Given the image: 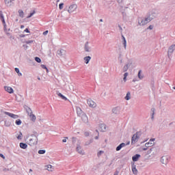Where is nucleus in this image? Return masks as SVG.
Segmentation results:
<instances>
[{
	"mask_svg": "<svg viewBox=\"0 0 175 175\" xmlns=\"http://www.w3.org/2000/svg\"><path fill=\"white\" fill-rule=\"evenodd\" d=\"M152 151V148H150V149L148 151V154H151Z\"/></svg>",
	"mask_w": 175,
	"mask_h": 175,
	"instance_id": "5fc2aeb1",
	"label": "nucleus"
},
{
	"mask_svg": "<svg viewBox=\"0 0 175 175\" xmlns=\"http://www.w3.org/2000/svg\"><path fill=\"white\" fill-rule=\"evenodd\" d=\"M0 19L2 21V23L5 25V23L6 22L5 21V16H3V12H2V11H0Z\"/></svg>",
	"mask_w": 175,
	"mask_h": 175,
	"instance_id": "4be33fe9",
	"label": "nucleus"
},
{
	"mask_svg": "<svg viewBox=\"0 0 175 175\" xmlns=\"http://www.w3.org/2000/svg\"><path fill=\"white\" fill-rule=\"evenodd\" d=\"M122 40H126L125 37L124 36H122Z\"/></svg>",
	"mask_w": 175,
	"mask_h": 175,
	"instance_id": "774afa93",
	"label": "nucleus"
},
{
	"mask_svg": "<svg viewBox=\"0 0 175 175\" xmlns=\"http://www.w3.org/2000/svg\"><path fill=\"white\" fill-rule=\"evenodd\" d=\"M21 136H23V134L21 133V134L17 137V139H18V140H21Z\"/></svg>",
	"mask_w": 175,
	"mask_h": 175,
	"instance_id": "a18cd8bd",
	"label": "nucleus"
},
{
	"mask_svg": "<svg viewBox=\"0 0 175 175\" xmlns=\"http://www.w3.org/2000/svg\"><path fill=\"white\" fill-rule=\"evenodd\" d=\"M154 28V26L153 25H150L148 27V29H153Z\"/></svg>",
	"mask_w": 175,
	"mask_h": 175,
	"instance_id": "603ef678",
	"label": "nucleus"
},
{
	"mask_svg": "<svg viewBox=\"0 0 175 175\" xmlns=\"http://www.w3.org/2000/svg\"><path fill=\"white\" fill-rule=\"evenodd\" d=\"M15 72H16V73H20V69L16 68H15Z\"/></svg>",
	"mask_w": 175,
	"mask_h": 175,
	"instance_id": "3c124183",
	"label": "nucleus"
},
{
	"mask_svg": "<svg viewBox=\"0 0 175 175\" xmlns=\"http://www.w3.org/2000/svg\"><path fill=\"white\" fill-rule=\"evenodd\" d=\"M85 64H89L90 61H91V57L90 56H86L84 57Z\"/></svg>",
	"mask_w": 175,
	"mask_h": 175,
	"instance_id": "bb28decb",
	"label": "nucleus"
},
{
	"mask_svg": "<svg viewBox=\"0 0 175 175\" xmlns=\"http://www.w3.org/2000/svg\"><path fill=\"white\" fill-rule=\"evenodd\" d=\"M144 76L143 75H142V70H139L138 72V79H139V80H142V79H144Z\"/></svg>",
	"mask_w": 175,
	"mask_h": 175,
	"instance_id": "c85d7f7f",
	"label": "nucleus"
},
{
	"mask_svg": "<svg viewBox=\"0 0 175 175\" xmlns=\"http://www.w3.org/2000/svg\"><path fill=\"white\" fill-rule=\"evenodd\" d=\"M77 113L79 117H81L83 114H85L84 112H83V110H81V108L79 107H77Z\"/></svg>",
	"mask_w": 175,
	"mask_h": 175,
	"instance_id": "ddd939ff",
	"label": "nucleus"
},
{
	"mask_svg": "<svg viewBox=\"0 0 175 175\" xmlns=\"http://www.w3.org/2000/svg\"><path fill=\"white\" fill-rule=\"evenodd\" d=\"M84 50L86 53H91V46H90V44L88 42H86L84 45Z\"/></svg>",
	"mask_w": 175,
	"mask_h": 175,
	"instance_id": "9d476101",
	"label": "nucleus"
},
{
	"mask_svg": "<svg viewBox=\"0 0 175 175\" xmlns=\"http://www.w3.org/2000/svg\"><path fill=\"white\" fill-rule=\"evenodd\" d=\"M131 170L133 172V174H134V175H137V174L139 173V171L136 168V165H135V163H133L131 165Z\"/></svg>",
	"mask_w": 175,
	"mask_h": 175,
	"instance_id": "1a4fd4ad",
	"label": "nucleus"
},
{
	"mask_svg": "<svg viewBox=\"0 0 175 175\" xmlns=\"http://www.w3.org/2000/svg\"><path fill=\"white\" fill-rule=\"evenodd\" d=\"M26 44H31V43H33V40H27L25 41Z\"/></svg>",
	"mask_w": 175,
	"mask_h": 175,
	"instance_id": "79ce46f5",
	"label": "nucleus"
},
{
	"mask_svg": "<svg viewBox=\"0 0 175 175\" xmlns=\"http://www.w3.org/2000/svg\"><path fill=\"white\" fill-rule=\"evenodd\" d=\"M132 65V63H127L126 64H125L122 68V72H128V70L129 69V66H131Z\"/></svg>",
	"mask_w": 175,
	"mask_h": 175,
	"instance_id": "f8f14e48",
	"label": "nucleus"
},
{
	"mask_svg": "<svg viewBox=\"0 0 175 175\" xmlns=\"http://www.w3.org/2000/svg\"><path fill=\"white\" fill-rule=\"evenodd\" d=\"M27 113L29 115L31 121H36V116L32 113V110H31V109L29 108Z\"/></svg>",
	"mask_w": 175,
	"mask_h": 175,
	"instance_id": "0eeeda50",
	"label": "nucleus"
},
{
	"mask_svg": "<svg viewBox=\"0 0 175 175\" xmlns=\"http://www.w3.org/2000/svg\"><path fill=\"white\" fill-rule=\"evenodd\" d=\"M45 167H46V170H48V172H54V166L51 165H46Z\"/></svg>",
	"mask_w": 175,
	"mask_h": 175,
	"instance_id": "412c9836",
	"label": "nucleus"
},
{
	"mask_svg": "<svg viewBox=\"0 0 175 175\" xmlns=\"http://www.w3.org/2000/svg\"><path fill=\"white\" fill-rule=\"evenodd\" d=\"M36 12L33 11V12H31L29 16H27V18H31V17H32V16H33V14H35Z\"/></svg>",
	"mask_w": 175,
	"mask_h": 175,
	"instance_id": "e433bc0d",
	"label": "nucleus"
},
{
	"mask_svg": "<svg viewBox=\"0 0 175 175\" xmlns=\"http://www.w3.org/2000/svg\"><path fill=\"white\" fill-rule=\"evenodd\" d=\"M169 161H170V156H163L160 159V161L163 165H167V163H169Z\"/></svg>",
	"mask_w": 175,
	"mask_h": 175,
	"instance_id": "7ed1b4c3",
	"label": "nucleus"
},
{
	"mask_svg": "<svg viewBox=\"0 0 175 175\" xmlns=\"http://www.w3.org/2000/svg\"><path fill=\"white\" fill-rule=\"evenodd\" d=\"M174 49H175V44L171 45L169 47L168 51H167L168 55H170V54H173Z\"/></svg>",
	"mask_w": 175,
	"mask_h": 175,
	"instance_id": "9b49d317",
	"label": "nucleus"
},
{
	"mask_svg": "<svg viewBox=\"0 0 175 175\" xmlns=\"http://www.w3.org/2000/svg\"><path fill=\"white\" fill-rule=\"evenodd\" d=\"M38 154H46V150H38Z\"/></svg>",
	"mask_w": 175,
	"mask_h": 175,
	"instance_id": "c9c22d12",
	"label": "nucleus"
},
{
	"mask_svg": "<svg viewBox=\"0 0 175 175\" xmlns=\"http://www.w3.org/2000/svg\"><path fill=\"white\" fill-rule=\"evenodd\" d=\"M103 151H102V150H100L98 152V154H97V156L98 157H100V155H102V154H103Z\"/></svg>",
	"mask_w": 175,
	"mask_h": 175,
	"instance_id": "c03bdc74",
	"label": "nucleus"
},
{
	"mask_svg": "<svg viewBox=\"0 0 175 175\" xmlns=\"http://www.w3.org/2000/svg\"><path fill=\"white\" fill-rule=\"evenodd\" d=\"M152 20H154V17L151 16V15H149L148 17L145 18V21H146L147 24H148L150 21H152Z\"/></svg>",
	"mask_w": 175,
	"mask_h": 175,
	"instance_id": "b1692460",
	"label": "nucleus"
},
{
	"mask_svg": "<svg viewBox=\"0 0 175 175\" xmlns=\"http://www.w3.org/2000/svg\"><path fill=\"white\" fill-rule=\"evenodd\" d=\"M87 103L89 106V107H95L96 106V103H95L94 100H92V99L89 98L87 100Z\"/></svg>",
	"mask_w": 175,
	"mask_h": 175,
	"instance_id": "423d86ee",
	"label": "nucleus"
},
{
	"mask_svg": "<svg viewBox=\"0 0 175 175\" xmlns=\"http://www.w3.org/2000/svg\"><path fill=\"white\" fill-rule=\"evenodd\" d=\"M124 99H126V100H129V99H131V92H128L126 93V95L124 97Z\"/></svg>",
	"mask_w": 175,
	"mask_h": 175,
	"instance_id": "c756f323",
	"label": "nucleus"
},
{
	"mask_svg": "<svg viewBox=\"0 0 175 175\" xmlns=\"http://www.w3.org/2000/svg\"><path fill=\"white\" fill-rule=\"evenodd\" d=\"M138 24L139 25H146L147 24V22L146 21V19L144 18V19H140L139 21H138Z\"/></svg>",
	"mask_w": 175,
	"mask_h": 175,
	"instance_id": "5701e85b",
	"label": "nucleus"
},
{
	"mask_svg": "<svg viewBox=\"0 0 175 175\" xmlns=\"http://www.w3.org/2000/svg\"><path fill=\"white\" fill-rule=\"evenodd\" d=\"M3 171H4V172H9V169L5 168V169L3 170Z\"/></svg>",
	"mask_w": 175,
	"mask_h": 175,
	"instance_id": "680f3d73",
	"label": "nucleus"
},
{
	"mask_svg": "<svg viewBox=\"0 0 175 175\" xmlns=\"http://www.w3.org/2000/svg\"><path fill=\"white\" fill-rule=\"evenodd\" d=\"M19 36L20 38H25V35L24 34H21Z\"/></svg>",
	"mask_w": 175,
	"mask_h": 175,
	"instance_id": "052dcab7",
	"label": "nucleus"
},
{
	"mask_svg": "<svg viewBox=\"0 0 175 175\" xmlns=\"http://www.w3.org/2000/svg\"><path fill=\"white\" fill-rule=\"evenodd\" d=\"M136 81H137V80L136 79H133V83H136Z\"/></svg>",
	"mask_w": 175,
	"mask_h": 175,
	"instance_id": "69168bd1",
	"label": "nucleus"
},
{
	"mask_svg": "<svg viewBox=\"0 0 175 175\" xmlns=\"http://www.w3.org/2000/svg\"><path fill=\"white\" fill-rule=\"evenodd\" d=\"M18 12L19 16H20L22 18H23V17H24V11H23L22 10H19L18 11Z\"/></svg>",
	"mask_w": 175,
	"mask_h": 175,
	"instance_id": "7c9ffc66",
	"label": "nucleus"
},
{
	"mask_svg": "<svg viewBox=\"0 0 175 175\" xmlns=\"http://www.w3.org/2000/svg\"><path fill=\"white\" fill-rule=\"evenodd\" d=\"M143 151H147V150H148V147H146L142 148Z\"/></svg>",
	"mask_w": 175,
	"mask_h": 175,
	"instance_id": "864d4df0",
	"label": "nucleus"
},
{
	"mask_svg": "<svg viewBox=\"0 0 175 175\" xmlns=\"http://www.w3.org/2000/svg\"><path fill=\"white\" fill-rule=\"evenodd\" d=\"M15 124L16 125H20L21 124H23V122L21 121V120L18 119L15 121Z\"/></svg>",
	"mask_w": 175,
	"mask_h": 175,
	"instance_id": "72a5a7b5",
	"label": "nucleus"
},
{
	"mask_svg": "<svg viewBox=\"0 0 175 175\" xmlns=\"http://www.w3.org/2000/svg\"><path fill=\"white\" fill-rule=\"evenodd\" d=\"M77 9V5L76 4H72L68 7V13H73Z\"/></svg>",
	"mask_w": 175,
	"mask_h": 175,
	"instance_id": "20e7f679",
	"label": "nucleus"
},
{
	"mask_svg": "<svg viewBox=\"0 0 175 175\" xmlns=\"http://www.w3.org/2000/svg\"><path fill=\"white\" fill-rule=\"evenodd\" d=\"M38 136L32 135L29 140V145L31 146H36L38 144Z\"/></svg>",
	"mask_w": 175,
	"mask_h": 175,
	"instance_id": "f257e3e1",
	"label": "nucleus"
},
{
	"mask_svg": "<svg viewBox=\"0 0 175 175\" xmlns=\"http://www.w3.org/2000/svg\"><path fill=\"white\" fill-rule=\"evenodd\" d=\"M152 114H155V108L151 109Z\"/></svg>",
	"mask_w": 175,
	"mask_h": 175,
	"instance_id": "49530a36",
	"label": "nucleus"
},
{
	"mask_svg": "<svg viewBox=\"0 0 175 175\" xmlns=\"http://www.w3.org/2000/svg\"><path fill=\"white\" fill-rule=\"evenodd\" d=\"M4 1L7 6H10V5H12V0H4Z\"/></svg>",
	"mask_w": 175,
	"mask_h": 175,
	"instance_id": "473e14b6",
	"label": "nucleus"
},
{
	"mask_svg": "<svg viewBox=\"0 0 175 175\" xmlns=\"http://www.w3.org/2000/svg\"><path fill=\"white\" fill-rule=\"evenodd\" d=\"M65 54H66V51L64 49H60L57 51V55H59V57H64Z\"/></svg>",
	"mask_w": 175,
	"mask_h": 175,
	"instance_id": "2eb2a0df",
	"label": "nucleus"
},
{
	"mask_svg": "<svg viewBox=\"0 0 175 175\" xmlns=\"http://www.w3.org/2000/svg\"><path fill=\"white\" fill-rule=\"evenodd\" d=\"M4 114H5L6 116H8L11 118H13L14 120H17V118H18V115H16L10 112L4 111Z\"/></svg>",
	"mask_w": 175,
	"mask_h": 175,
	"instance_id": "39448f33",
	"label": "nucleus"
},
{
	"mask_svg": "<svg viewBox=\"0 0 175 175\" xmlns=\"http://www.w3.org/2000/svg\"><path fill=\"white\" fill-rule=\"evenodd\" d=\"M154 113H152V115H151V119L152 120H154Z\"/></svg>",
	"mask_w": 175,
	"mask_h": 175,
	"instance_id": "e2e57ef3",
	"label": "nucleus"
},
{
	"mask_svg": "<svg viewBox=\"0 0 175 175\" xmlns=\"http://www.w3.org/2000/svg\"><path fill=\"white\" fill-rule=\"evenodd\" d=\"M129 75V73H128V72H125V73L124 74L123 81H124V83H126V77H128Z\"/></svg>",
	"mask_w": 175,
	"mask_h": 175,
	"instance_id": "2f4dec72",
	"label": "nucleus"
},
{
	"mask_svg": "<svg viewBox=\"0 0 175 175\" xmlns=\"http://www.w3.org/2000/svg\"><path fill=\"white\" fill-rule=\"evenodd\" d=\"M81 120L85 124H88V117L85 113L83 114L81 116Z\"/></svg>",
	"mask_w": 175,
	"mask_h": 175,
	"instance_id": "4468645a",
	"label": "nucleus"
},
{
	"mask_svg": "<svg viewBox=\"0 0 175 175\" xmlns=\"http://www.w3.org/2000/svg\"><path fill=\"white\" fill-rule=\"evenodd\" d=\"M3 27H4V31L5 32H8V29L6 28V22H5V24H3Z\"/></svg>",
	"mask_w": 175,
	"mask_h": 175,
	"instance_id": "37998d69",
	"label": "nucleus"
},
{
	"mask_svg": "<svg viewBox=\"0 0 175 175\" xmlns=\"http://www.w3.org/2000/svg\"><path fill=\"white\" fill-rule=\"evenodd\" d=\"M85 136H90V133L85 132Z\"/></svg>",
	"mask_w": 175,
	"mask_h": 175,
	"instance_id": "13d9d810",
	"label": "nucleus"
},
{
	"mask_svg": "<svg viewBox=\"0 0 175 175\" xmlns=\"http://www.w3.org/2000/svg\"><path fill=\"white\" fill-rule=\"evenodd\" d=\"M41 68H42V69H46V72H49V69L47 68V67L46 66V65L42 64V65H41Z\"/></svg>",
	"mask_w": 175,
	"mask_h": 175,
	"instance_id": "4c0bfd02",
	"label": "nucleus"
},
{
	"mask_svg": "<svg viewBox=\"0 0 175 175\" xmlns=\"http://www.w3.org/2000/svg\"><path fill=\"white\" fill-rule=\"evenodd\" d=\"M5 126H10V124L8 123V122H5Z\"/></svg>",
	"mask_w": 175,
	"mask_h": 175,
	"instance_id": "8fccbe9b",
	"label": "nucleus"
},
{
	"mask_svg": "<svg viewBox=\"0 0 175 175\" xmlns=\"http://www.w3.org/2000/svg\"><path fill=\"white\" fill-rule=\"evenodd\" d=\"M57 96H59V98H62L64 100H68V98L65 96H63L62 94L57 92Z\"/></svg>",
	"mask_w": 175,
	"mask_h": 175,
	"instance_id": "cd10ccee",
	"label": "nucleus"
},
{
	"mask_svg": "<svg viewBox=\"0 0 175 175\" xmlns=\"http://www.w3.org/2000/svg\"><path fill=\"white\" fill-rule=\"evenodd\" d=\"M68 139V137H64V139H62L63 143H66V139Z\"/></svg>",
	"mask_w": 175,
	"mask_h": 175,
	"instance_id": "09e8293b",
	"label": "nucleus"
},
{
	"mask_svg": "<svg viewBox=\"0 0 175 175\" xmlns=\"http://www.w3.org/2000/svg\"><path fill=\"white\" fill-rule=\"evenodd\" d=\"M35 61H36V62H38V64H40L42 62V59H40V58L38 57H35Z\"/></svg>",
	"mask_w": 175,
	"mask_h": 175,
	"instance_id": "f704fd0d",
	"label": "nucleus"
},
{
	"mask_svg": "<svg viewBox=\"0 0 175 175\" xmlns=\"http://www.w3.org/2000/svg\"><path fill=\"white\" fill-rule=\"evenodd\" d=\"M19 146L21 148H23V150H25L28 147V145L27 144H24L23 142L20 143Z\"/></svg>",
	"mask_w": 175,
	"mask_h": 175,
	"instance_id": "a878e982",
	"label": "nucleus"
},
{
	"mask_svg": "<svg viewBox=\"0 0 175 175\" xmlns=\"http://www.w3.org/2000/svg\"><path fill=\"white\" fill-rule=\"evenodd\" d=\"M5 91H6L7 92H8L9 94H13L14 91H13V88H12L11 87L9 86H5L4 87Z\"/></svg>",
	"mask_w": 175,
	"mask_h": 175,
	"instance_id": "a211bd4d",
	"label": "nucleus"
},
{
	"mask_svg": "<svg viewBox=\"0 0 175 175\" xmlns=\"http://www.w3.org/2000/svg\"><path fill=\"white\" fill-rule=\"evenodd\" d=\"M77 151L79 152V154H81V155H85V153L83 151V148L80 146H77Z\"/></svg>",
	"mask_w": 175,
	"mask_h": 175,
	"instance_id": "f3484780",
	"label": "nucleus"
},
{
	"mask_svg": "<svg viewBox=\"0 0 175 175\" xmlns=\"http://www.w3.org/2000/svg\"><path fill=\"white\" fill-rule=\"evenodd\" d=\"M139 139H140V135H139V132H137L131 138V144H136L139 142Z\"/></svg>",
	"mask_w": 175,
	"mask_h": 175,
	"instance_id": "f03ea898",
	"label": "nucleus"
},
{
	"mask_svg": "<svg viewBox=\"0 0 175 175\" xmlns=\"http://www.w3.org/2000/svg\"><path fill=\"white\" fill-rule=\"evenodd\" d=\"M120 110H121V108H120V107H114L113 109H112V113H113V114H118L120 113Z\"/></svg>",
	"mask_w": 175,
	"mask_h": 175,
	"instance_id": "6ab92c4d",
	"label": "nucleus"
},
{
	"mask_svg": "<svg viewBox=\"0 0 175 175\" xmlns=\"http://www.w3.org/2000/svg\"><path fill=\"white\" fill-rule=\"evenodd\" d=\"M47 33H49V30H46V31H45L43 32V35H44V36H46V35H47Z\"/></svg>",
	"mask_w": 175,
	"mask_h": 175,
	"instance_id": "de8ad7c7",
	"label": "nucleus"
},
{
	"mask_svg": "<svg viewBox=\"0 0 175 175\" xmlns=\"http://www.w3.org/2000/svg\"><path fill=\"white\" fill-rule=\"evenodd\" d=\"M118 173H120V172H118V170H116V171L114 172V174H113V175H118Z\"/></svg>",
	"mask_w": 175,
	"mask_h": 175,
	"instance_id": "6e6d98bb",
	"label": "nucleus"
},
{
	"mask_svg": "<svg viewBox=\"0 0 175 175\" xmlns=\"http://www.w3.org/2000/svg\"><path fill=\"white\" fill-rule=\"evenodd\" d=\"M125 146H126V144H125V143L120 144L118 146H117L116 151H120L121 150V148H122L123 147H125Z\"/></svg>",
	"mask_w": 175,
	"mask_h": 175,
	"instance_id": "393cba45",
	"label": "nucleus"
},
{
	"mask_svg": "<svg viewBox=\"0 0 175 175\" xmlns=\"http://www.w3.org/2000/svg\"><path fill=\"white\" fill-rule=\"evenodd\" d=\"M18 76H23V74H22L21 72H18Z\"/></svg>",
	"mask_w": 175,
	"mask_h": 175,
	"instance_id": "338daca9",
	"label": "nucleus"
},
{
	"mask_svg": "<svg viewBox=\"0 0 175 175\" xmlns=\"http://www.w3.org/2000/svg\"><path fill=\"white\" fill-rule=\"evenodd\" d=\"M106 124H100L99 126V131L100 132H106Z\"/></svg>",
	"mask_w": 175,
	"mask_h": 175,
	"instance_id": "dca6fc26",
	"label": "nucleus"
},
{
	"mask_svg": "<svg viewBox=\"0 0 175 175\" xmlns=\"http://www.w3.org/2000/svg\"><path fill=\"white\" fill-rule=\"evenodd\" d=\"M25 32H27V33H29V29H25Z\"/></svg>",
	"mask_w": 175,
	"mask_h": 175,
	"instance_id": "4d7b16f0",
	"label": "nucleus"
},
{
	"mask_svg": "<svg viewBox=\"0 0 175 175\" xmlns=\"http://www.w3.org/2000/svg\"><path fill=\"white\" fill-rule=\"evenodd\" d=\"M154 140L155 138L150 139L148 142L145 144V147H152V146L155 144V143H154Z\"/></svg>",
	"mask_w": 175,
	"mask_h": 175,
	"instance_id": "6e6552de",
	"label": "nucleus"
},
{
	"mask_svg": "<svg viewBox=\"0 0 175 175\" xmlns=\"http://www.w3.org/2000/svg\"><path fill=\"white\" fill-rule=\"evenodd\" d=\"M1 158H3V159H5V156L2 154H0Z\"/></svg>",
	"mask_w": 175,
	"mask_h": 175,
	"instance_id": "bf43d9fd",
	"label": "nucleus"
},
{
	"mask_svg": "<svg viewBox=\"0 0 175 175\" xmlns=\"http://www.w3.org/2000/svg\"><path fill=\"white\" fill-rule=\"evenodd\" d=\"M151 17H153V18H155V17H157V13L155 12H152V14H150Z\"/></svg>",
	"mask_w": 175,
	"mask_h": 175,
	"instance_id": "a19ab883",
	"label": "nucleus"
},
{
	"mask_svg": "<svg viewBox=\"0 0 175 175\" xmlns=\"http://www.w3.org/2000/svg\"><path fill=\"white\" fill-rule=\"evenodd\" d=\"M59 9H60V10H62V9H64V3H62L59 5Z\"/></svg>",
	"mask_w": 175,
	"mask_h": 175,
	"instance_id": "58836bf2",
	"label": "nucleus"
},
{
	"mask_svg": "<svg viewBox=\"0 0 175 175\" xmlns=\"http://www.w3.org/2000/svg\"><path fill=\"white\" fill-rule=\"evenodd\" d=\"M123 46L125 50H126V40H123Z\"/></svg>",
	"mask_w": 175,
	"mask_h": 175,
	"instance_id": "ea45409f",
	"label": "nucleus"
},
{
	"mask_svg": "<svg viewBox=\"0 0 175 175\" xmlns=\"http://www.w3.org/2000/svg\"><path fill=\"white\" fill-rule=\"evenodd\" d=\"M72 142H75V141H76V137H72Z\"/></svg>",
	"mask_w": 175,
	"mask_h": 175,
	"instance_id": "0e129e2a",
	"label": "nucleus"
},
{
	"mask_svg": "<svg viewBox=\"0 0 175 175\" xmlns=\"http://www.w3.org/2000/svg\"><path fill=\"white\" fill-rule=\"evenodd\" d=\"M140 154H137L135 155H134L133 157H132V159L133 161V162H137V161H139V159L140 158Z\"/></svg>",
	"mask_w": 175,
	"mask_h": 175,
	"instance_id": "aec40b11",
	"label": "nucleus"
}]
</instances>
